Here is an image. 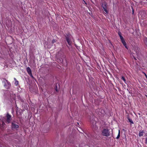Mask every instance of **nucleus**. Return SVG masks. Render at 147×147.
<instances>
[{"label":"nucleus","instance_id":"19","mask_svg":"<svg viewBox=\"0 0 147 147\" xmlns=\"http://www.w3.org/2000/svg\"><path fill=\"white\" fill-rule=\"evenodd\" d=\"M56 42V40H53L52 41V42L53 43L55 42Z\"/></svg>","mask_w":147,"mask_h":147},{"label":"nucleus","instance_id":"26","mask_svg":"<svg viewBox=\"0 0 147 147\" xmlns=\"http://www.w3.org/2000/svg\"><path fill=\"white\" fill-rule=\"evenodd\" d=\"M84 2L86 4V3L85 2V1H84Z\"/></svg>","mask_w":147,"mask_h":147},{"label":"nucleus","instance_id":"12","mask_svg":"<svg viewBox=\"0 0 147 147\" xmlns=\"http://www.w3.org/2000/svg\"><path fill=\"white\" fill-rule=\"evenodd\" d=\"M144 41L145 44L147 45V38H145L144 39Z\"/></svg>","mask_w":147,"mask_h":147},{"label":"nucleus","instance_id":"23","mask_svg":"<svg viewBox=\"0 0 147 147\" xmlns=\"http://www.w3.org/2000/svg\"><path fill=\"white\" fill-rule=\"evenodd\" d=\"M144 73V74L145 76H146V78L147 79V76L146 75V74L145 73Z\"/></svg>","mask_w":147,"mask_h":147},{"label":"nucleus","instance_id":"7","mask_svg":"<svg viewBox=\"0 0 147 147\" xmlns=\"http://www.w3.org/2000/svg\"><path fill=\"white\" fill-rule=\"evenodd\" d=\"M11 116L9 115L8 113L7 115V121L9 123L10 122L11 120Z\"/></svg>","mask_w":147,"mask_h":147},{"label":"nucleus","instance_id":"13","mask_svg":"<svg viewBox=\"0 0 147 147\" xmlns=\"http://www.w3.org/2000/svg\"><path fill=\"white\" fill-rule=\"evenodd\" d=\"M120 130H119V133H118V135L117 136V137L116 138L117 139H118V138H119L120 137Z\"/></svg>","mask_w":147,"mask_h":147},{"label":"nucleus","instance_id":"15","mask_svg":"<svg viewBox=\"0 0 147 147\" xmlns=\"http://www.w3.org/2000/svg\"><path fill=\"white\" fill-rule=\"evenodd\" d=\"M122 79L124 82H125V78L123 76H122L121 78Z\"/></svg>","mask_w":147,"mask_h":147},{"label":"nucleus","instance_id":"21","mask_svg":"<svg viewBox=\"0 0 147 147\" xmlns=\"http://www.w3.org/2000/svg\"><path fill=\"white\" fill-rule=\"evenodd\" d=\"M145 143H146V144H147V137L146 139Z\"/></svg>","mask_w":147,"mask_h":147},{"label":"nucleus","instance_id":"4","mask_svg":"<svg viewBox=\"0 0 147 147\" xmlns=\"http://www.w3.org/2000/svg\"><path fill=\"white\" fill-rule=\"evenodd\" d=\"M102 7L103 8V10L104 11L105 15H107L108 11L107 9V3L105 2H103L102 3Z\"/></svg>","mask_w":147,"mask_h":147},{"label":"nucleus","instance_id":"1","mask_svg":"<svg viewBox=\"0 0 147 147\" xmlns=\"http://www.w3.org/2000/svg\"><path fill=\"white\" fill-rule=\"evenodd\" d=\"M101 134L103 136L106 137H108L110 135L109 130L106 129H104L102 130Z\"/></svg>","mask_w":147,"mask_h":147},{"label":"nucleus","instance_id":"5","mask_svg":"<svg viewBox=\"0 0 147 147\" xmlns=\"http://www.w3.org/2000/svg\"><path fill=\"white\" fill-rule=\"evenodd\" d=\"M4 119H5V118H4V117L2 118L1 120V119H0V128H3L5 127V124L3 122Z\"/></svg>","mask_w":147,"mask_h":147},{"label":"nucleus","instance_id":"2","mask_svg":"<svg viewBox=\"0 0 147 147\" xmlns=\"http://www.w3.org/2000/svg\"><path fill=\"white\" fill-rule=\"evenodd\" d=\"M3 84L4 86L7 89H8L11 86V84L7 80L5 79H4L3 80Z\"/></svg>","mask_w":147,"mask_h":147},{"label":"nucleus","instance_id":"25","mask_svg":"<svg viewBox=\"0 0 147 147\" xmlns=\"http://www.w3.org/2000/svg\"><path fill=\"white\" fill-rule=\"evenodd\" d=\"M56 91H57V88L56 89Z\"/></svg>","mask_w":147,"mask_h":147},{"label":"nucleus","instance_id":"20","mask_svg":"<svg viewBox=\"0 0 147 147\" xmlns=\"http://www.w3.org/2000/svg\"><path fill=\"white\" fill-rule=\"evenodd\" d=\"M120 37V38L121 39H121H122L123 38V37L121 36H119Z\"/></svg>","mask_w":147,"mask_h":147},{"label":"nucleus","instance_id":"10","mask_svg":"<svg viewBox=\"0 0 147 147\" xmlns=\"http://www.w3.org/2000/svg\"><path fill=\"white\" fill-rule=\"evenodd\" d=\"M135 50H136L135 51V52L136 53V55H138L139 53V50L138 48H135V49L134 50V51H135Z\"/></svg>","mask_w":147,"mask_h":147},{"label":"nucleus","instance_id":"6","mask_svg":"<svg viewBox=\"0 0 147 147\" xmlns=\"http://www.w3.org/2000/svg\"><path fill=\"white\" fill-rule=\"evenodd\" d=\"M26 70L28 74H29L31 77H33V76L31 70L30 68L29 67H27L26 68Z\"/></svg>","mask_w":147,"mask_h":147},{"label":"nucleus","instance_id":"3","mask_svg":"<svg viewBox=\"0 0 147 147\" xmlns=\"http://www.w3.org/2000/svg\"><path fill=\"white\" fill-rule=\"evenodd\" d=\"M11 127L13 129H17L19 128V125L18 123L14 121L11 123Z\"/></svg>","mask_w":147,"mask_h":147},{"label":"nucleus","instance_id":"28","mask_svg":"<svg viewBox=\"0 0 147 147\" xmlns=\"http://www.w3.org/2000/svg\"><path fill=\"white\" fill-rule=\"evenodd\" d=\"M134 10H133V13Z\"/></svg>","mask_w":147,"mask_h":147},{"label":"nucleus","instance_id":"14","mask_svg":"<svg viewBox=\"0 0 147 147\" xmlns=\"http://www.w3.org/2000/svg\"><path fill=\"white\" fill-rule=\"evenodd\" d=\"M128 119L129 122H130L132 124L134 123V122H133V121H132V120L131 119H130L129 118Z\"/></svg>","mask_w":147,"mask_h":147},{"label":"nucleus","instance_id":"27","mask_svg":"<svg viewBox=\"0 0 147 147\" xmlns=\"http://www.w3.org/2000/svg\"><path fill=\"white\" fill-rule=\"evenodd\" d=\"M146 97L147 98V95H146Z\"/></svg>","mask_w":147,"mask_h":147},{"label":"nucleus","instance_id":"11","mask_svg":"<svg viewBox=\"0 0 147 147\" xmlns=\"http://www.w3.org/2000/svg\"><path fill=\"white\" fill-rule=\"evenodd\" d=\"M144 133V131H142L140 132L139 134V136L140 137H141V136H142L143 135V133Z\"/></svg>","mask_w":147,"mask_h":147},{"label":"nucleus","instance_id":"8","mask_svg":"<svg viewBox=\"0 0 147 147\" xmlns=\"http://www.w3.org/2000/svg\"><path fill=\"white\" fill-rule=\"evenodd\" d=\"M66 40L67 41L69 45H70L71 44V41L70 38L69 37H66Z\"/></svg>","mask_w":147,"mask_h":147},{"label":"nucleus","instance_id":"24","mask_svg":"<svg viewBox=\"0 0 147 147\" xmlns=\"http://www.w3.org/2000/svg\"><path fill=\"white\" fill-rule=\"evenodd\" d=\"M14 80L16 81V80H17L16 78H14Z\"/></svg>","mask_w":147,"mask_h":147},{"label":"nucleus","instance_id":"16","mask_svg":"<svg viewBox=\"0 0 147 147\" xmlns=\"http://www.w3.org/2000/svg\"><path fill=\"white\" fill-rule=\"evenodd\" d=\"M15 84L16 85H17L18 84V82L17 80H16L15 82Z\"/></svg>","mask_w":147,"mask_h":147},{"label":"nucleus","instance_id":"17","mask_svg":"<svg viewBox=\"0 0 147 147\" xmlns=\"http://www.w3.org/2000/svg\"><path fill=\"white\" fill-rule=\"evenodd\" d=\"M94 120V119L93 118H91V117L90 118V121H92V122H93Z\"/></svg>","mask_w":147,"mask_h":147},{"label":"nucleus","instance_id":"18","mask_svg":"<svg viewBox=\"0 0 147 147\" xmlns=\"http://www.w3.org/2000/svg\"><path fill=\"white\" fill-rule=\"evenodd\" d=\"M118 34L119 36H121V34L120 32H119Z\"/></svg>","mask_w":147,"mask_h":147},{"label":"nucleus","instance_id":"9","mask_svg":"<svg viewBox=\"0 0 147 147\" xmlns=\"http://www.w3.org/2000/svg\"><path fill=\"white\" fill-rule=\"evenodd\" d=\"M124 46H125V47L127 49H128V48L126 45V43L125 42V41H123V42H122Z\"/></svg>","mask_w":147,"mask_h":147},{"label":"nucleus","instance_id":"22","mask_svg":"<svg viewBox=\"0 0 147 147\" xmlns=\"http://www.w3.org/2000/svg\"><path fill=\"white\" fill-rule=\"evenodd\" d=\"M121 40L122 42L123 41H125V40H124L123 38L122 39H121Z\"/></svg>","mask_w":147,"mask_h":147}]
</instances>
